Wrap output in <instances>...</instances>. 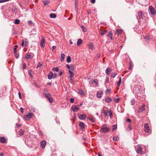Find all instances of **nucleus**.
I'll list each match as a JSON object with an SVG mask.
<instances>
[{
  "label": "nucleus",
  "instance_id": "1",
  "mask_svg": "<svg viewBox=\"0 0 156 156\" xmlns=\"http://www.w3.org/2000/svg\"><path fill=\"white\" fill-rule=\"evenodd\" d=\"M136 151L138 154H142L143 153V149L141 146L138 145L136 149Z\"/></svg>",
  "mask_w": 156,
  "mask_h": 156
},
{
  "label": "nucleus",
  "instance_id": "2",
  "mask_svg": "<svg viewBox=\"0 0 156 156\" xmlns=\"http://www.w3.org/2000/svg\"><path fill=\"white\" fill-rule=\"evenodd\" d=\"M144 14V12L143 11L140 10L139 11L138 13V16H139L140 20L141 19H143V16Z\"/></svg>",
  "mask_w": 156,
  "mask_h": 156
},
{
  "label": "nucleus",
  "instance_id": "3",
  "mask_svg": "<svg viewBox=\"0 0 156 156\" xmlns=\"http://www.w3.org/2000/svg\"><path fill=\"white\" fill-rule=\"evenodd\" d=\"M145 105L144 104H143L142 105L140 106V107L138 108V112H142L143 111H144L145 110Z\"/></svg>",
  "mask_w": 156,
  "mask_h": 156
},
{
  "label": "nucleus",
  "instance_id": "4",
  "mask_svg": "<svg viewBox=\"0 0 156 156\" xmlns=\"http://www.w3.org/2000/svg\"><path fill=\"white\" fill-rule=\"evenodd\" d=\"M33 115V114L32 113H29L27 115H25L24 117L26 120H29Z\"/></svg>",
  "mask_w": 156,
  "mask_h": 156
},
{
  "label": "nucleus",
  "instance_id": "5",
  "mask_svg": "<svg viewBox=\"0 0 156 156\" xmlns=\"http://www.w3.org/2000/svg\"><path fill=\"white\" fill-rule=\"evenodd\" d=\"M78 118L80 120H85L86 118V115L85 114H80L78 115Z\"/></svg>",
  "mask_w": 156,
  "mask_h": 156
},
{
  "label": "nucleus",
  "instance_id": "6",
  "mask_svg": "<svg viewBox=\"0 0 156 156\" xmlns=\"http://www.w3.org/2000/svg\"><path fill=\"white\" fill-rule=\"evenodd\" d=\"M109 130V129L106 127H102L101 130L103 133H105L108 132Z\"/></svg>",
  "mask_w": 156,
  "mask_h": 156
},
{
  "label": "nucleus",
  "instance_id": "7",
  "mask_svg": "<svg viewBox=\"0 0 156 156\" xmlns=\"http://www.w3.org/2000/svg\"><path fill=\"white\" fill-rule=\"evenodd\" d=\"M144 131L146 133L148 132L150 129L149 127L148 123H145L144 126Z\"/></svg>",
  "mask_w": 156,
  "mask_h": 156
},
{
  "label": "nucleus",
  "instance_id": "8",
  "mask_svg": "<svg viewBox=\"0 0 156 156\" xmlns=\"http://www.w3.org/2000/svg\"><path fill=\"white\" fill-rule=\"evenodd\" d=\"M45 39L44 37H42L41 39V41L40 43V45L41 46V47L42 48H44L45 46Z\"/></svg>",
  "mask_w": 156,
  "mask_h": 156
},
{
  "label": "nucleus",
  "instance_id": "9",
  "mask_svg": "<svg viewBox=\"0 0 156 156\" xmlns=\"http://www.w3.org/2000/svg\"><path fill=\"white\" fill-rule=\"evenodd\" d=\"M66 67L67 69L70 70L71 71H73L74 69V66L73 65L71 64L70 66L68 64H67L66 65Z\"/></svg>",
  "mask_w": 156,
  "mask_h": 156
},
{
  "label": "nucleus",
  "instance_id": "10",
  "mask_svg": "<svg viewBox=\"0 0 156 156\" xmlns=\"http://www.w3.org/2000/svg\"><path fill=\"white\" fill-rule=\"evenodd\" d=\"M151 13L153 15H154L155 14L156 11L154 9L152 6H150L149 7Z\"/></svg>",
  "mask_w": 156,
  "mask_h": 156
},
{
  "label": "nucleus",
  "instance_id": "11",
  "mask_svg": "<svg viewBox=\"0 0 156 156\" xmlns=\"http://www.w3.org/2000/svg\"><path fill=\"white\" fill-rule=\"evenodd\" d=\"M72 109L73 112H76L79 110V108L74 105L72 106Z\"/></svg>",
  "mask_w": 156,
  "mask_h": 156
},
{
  "label": "nucleus",
  "instance_id": "12",
  "mask_svg": "<svg viewBox=\"0 0 156 156\" xmlns=\"http://www.w3.org/2000/svg\"><path fill=\"white\" fill-rule=\"evenodd\" d=\"M41 145L43 149L45 148L46 144V141L45 140H44L41 142Z\"/></svg>",
  "mask_w": 156,
  "mask_h": 156
},
{
  "label": "nucleus",
  "instance_id": "13",
  "mask_svg": "<svg viewBox=\"0 0 156 156\" xmlns=\"http://www.w3.org/2000/svg\"><path fill=\"white\" fill-rule=\"evenodd\" d=\"M79 126L81 129H83L85 126L84 123L82 122H80L79 124Z\"/></svg>",
  "mask_w": 156,
  "mask_h": 156
},
{
  "label": "nucleus",
  "instance_id": "14",
  "mask_svg": "<svg viewBox=\"0 0 156 156\" xmlns=\"http://www.w3.org/2000/svg\"><path fill=\"white\" fill-rule=\"evenodd\" d=\"M112 70V69L107 68L106 69V73L107 75H109L110 74V73L111 72Z\"/></svg>",
  "mask_w": 156,
  "mask_h": 156
},
{
  "label": "nucleus",
  "instance_id": "15",
  "mask_svg": "<svg viewBox=\"0 0 156 156\" xmlns=\"http://www.w3.org/2000/svg\"><path fill=\"white\" fill-rule=\"evenodd\" d=\"M103 94V92L101 91H99L97 94V97L98 98H100L101 97Z\"/></svg>",
  "mask_w": 156,
  "mask_h": 156
},
{
  "label": "nucleus",
  "instance_id": "16",
  "mask_svg": "<svg viewBox=\"0 0 156 156\" xmlns=\"http://www.w3.org/2000/svg\"><path fill=\"white\" fill-rule=\"evenodd\" d=\"M105 101L107 103H111L112 102V99L108 97H106L105 99Z\"/></svg>",
  "mask_w": 156,
  "mask_h": 156
},
{
  "label": "nucleus",
  "instance_id": "17",
  "mask_svg": "<svg viewBox=\"0 0 156 156\" xmlns=\"http://www.w3.org/2000/svg\"><path fill=\"white\" fill-rule=\"evenodd\" d=\"M69 72L70 75V79H72L74 76V74L73 73V71L70 70H69Z\"/></svg>",
  "mask_w": 156,
  "mask_h": 156
},
{
  "label": "nucleus",
  "instance_id": "18",
  "mask_svg": "<svg viewBox=\"0 0 156 156\" xmlns=\"http://www.w3.org/2000/svg\"><path fill=\"white\" fill-rule=\"evenodd\" d=\"M53 75V73L52 72H50L48 74V78L49 80H51L52 78V75Z\"/></svg>",
  "mask_w": 156,
  "mask_h": 156
},
{
  "label": "nucleus",
  "instance_id": "19",
  "mask_svg": "<svg viewBox=\"0 0 156 156\" xmlns=\"http://www.w3.org/2000/svg\"><path fill=\"white\" fill-rule=\"evenodd\" d=\"M25 58L26 59H28L32 58V57L30 55L26 54L25 55Z\"/></svg>",
  "mask_w": 156,
  "mask_h": 156
},
{
  "label": "nucleus",
  "instance_id": "20",
  "mask_svg": "<svg viewBox=\"0 0 156 156\" xmlns=\"http://www.w3.org/2000/svg\"><path fill=\"white\" fill-rule=\"evenodd\" d=\"M0 141L2 143H4L6 141L5 139L2 137L0 138Z\"/></svg>",
  "mask_w": 156,
  "mask_h": 156
},
{
  "label": "nucleus",
  "instance_id": "21",
  "mask_svg": "<svg viewBox=\"0 0 156 156\" xmlns=\"http://www.w3.org/2000/svg\"><path fill=\"white\" fill-rule=\"evenodd\" d=\"M50 17L51 18H55L56 17V15L55 13H51L50 14Z\"/></svg>",
  "mask_w": 156,
  "mask_h": 156
},
{
  "label": "nucleus",
  "instance_id": "22",
  "mask_svg": "<svg viewBox=\"0 0 156 156\" xmlns=\"http://www.w3.org/2000/svg\"><path fill=\"white\" fill-rule=\"evenodd\" d=\"M88 46L90 49L93 50V49L94 46L93 43H89Z\"/></svg>",
  "mask_w": 156,
  "mask_h": 156
},
{
  "label": "nucleus",
  "instance_id": "23",
  "mask_svg": "<svg viewBox=\"0 0 156 156\" xmlns=\"http://www.w3.org/2000/svg\"><path fill=\"white\" fill-rule=\"evenodd\" d=\"M122 29H118L116 30V33L118 35L122 33Z\"/></svg>",
  "mask_w": 156,
  "mask_h": 156
},
{
  "label": "nucleus",
  "instance_id": "24",
  "mask_svg": "<svg viewBox=\"0 0 156 156\" xmlns=\"http://www.w3.org/2000/svg\"><path fill=\"white\" fill-rule=\"evenodd\" d=\"M65 57V55L63 54H62L61 56V62L63 61L64 60Z\"/></svg>",
  "mask_w": 156,
  "mask_h": 156
},
{
  "label": "nucleus",
  "instance_id": "25",
  "mask_svg": "<svg viewBox=\"0 0 156 156\" xmlns=\"http://www.w3.org/2000/svg\"><path fill=\"white\" fill-rule=\"evenodd\" d=\"M44 5L48 4L50 2V1L49 0H44Z\"/></svg>",
  "mask_w": 156,
  "mask_h": 156
},
{
  "label": "nucleus",
  "instance_id": "26",
  "mask_svg": "<svg viewBox=\"0 0 156 156\" xmlns=\"http://www.w3.org/2000/svg\"><path fill=\"white\" fill-rule=\"evenodd\" d=\"M82 42V40L81 39H79L78 40L77 42V45H79Z\"/></svg>",
  "mask_w": 156,
  "mask_h": 156
},
{
  "label": "nucleus",
  "instance_id": "27",
  "mask_svg": "<svg viewBox=\"0 0 156 156\" xmlns=\"http://www.w3.org/2000/svg\"><path fill=\"white\" fill-rule=\"evenodd\" d=\"M52 71L53 72H58L59 71V68L58 67H56V68H53L52 69Z\"/></svg>",
  "mask_w": 156,
  "mask_h": 156
},
{
  "label": "nucleus",
  "instance_id": "28",
  "mask_svg": "<svg viewBox=\"0 0 156 156\" xmlns=\"http://www.w3.org/2000/svg\"><path fill=\"white\" fill-rule=\"evenodd\" d=\"M81 27L82 28V30H83V31L84 33L86 32H87V29H86V28L85 27H84V26H81Z\"/></svg>",
  "mask_w": 156,
  "mask_h": 156
},
{
  "label": "nucleus",
  "instance_id": "29",
  "mask_svg": "<svg viewBox=\"0 0 156 156\" xmlns=\"http://www.w3.org/2000/svg\"><path fill=\"white\" fill-rule=\"evenodd\" d=\"M19 135L20 136H22V135H23L24 132L23 130L21 129L20 130L19 132Z\"/></svg>",
  "mask_w": 156,
  "mask_h": 156
},
{
  "label": "nucleus",
  "instance_id": "30",
  "mask_svg": "<svg viewBox=\"0 0 156 156\" xmlns=\"http://www.w3.org/2000/svg\"><path fill=\"white\" fill-rule=\"evenodd\" d=\"M71 61V58L70 56H69L67 57V62H70Z\"/></svg>",
  "mask_w": 156,
  "mask_h": 156
},
{
  "label": "nucleus",
  "instance_id": "31",
  "mask_svg": "<svg viewBox=\"0 0 156 156\" xmlns=\"http://www.w3.org/2000/svg\"><path fill=\"white\" fill-rule=\"evenodd\" d=\"M119 81L117 83V86H119L121 84V77H119Z\"/></svg>",
  "mask_w": 156,
  "mask_h": 156
},
{
  "label": "nucleus",
  "instance_id": "32",
  "mask_svg": "<svg viewBox=\"0 0 156 156\" xmlns=\"http://www.w3.org/2000/svg\"><path fill=\"white\" fill-rule=\"evenodd\" d=\"M20 23V20L18 19H16L14 22V23L15 24H19Z\"/></svg>",
  "mask_w": 156,
  "mask_h": 156
},
{
  "label": "nucleus",
  "instance_id": "33",
  "mask_svg": "<svg viewBox=\"0 0 156 156\" xmlns=\"http://www.w3.org/2000/svg\"><path fill=\"white\" fill-rule=\"evenodd\" d=\"M42 63L40 62L38 63V65H37V66L36 67L37 68V69L38 67H41L42 66Z\"/></svg>",
  "mask_w": 156,
  "mask_h": 156
},
{
  "label": "nucleus",
  "instance_id": "34",
  "mask_svg": "<svg viewBox=\"0 0 156 156\" xmlns=\"http://www.w3.org/2000/svg\"><path fill=\"white\" fill-rule=\"evenodd\" d=\"M103 113L105 116H106L108 115V111L104 110Z\"/></svg>",
  "mask_w": 156,
  "mask_h": 156
},
{
  "label": "nucleus",
  "instance_id": "35",
  "mask_svg": "<svg viewBox=\"0 0 156 156\" xmlns=\"http://www.w3.org/2000/svg\"><path fill=\"white\" fill-rule=\"evenodd\" d=\"M78 92L81 95H83L84 94L82 90H79L78 91Z\"/></svg>",
  "mask_w": 156,
  "mask_h": 156
},
{
  "label": "nucleus",
  "instance_id": "36",
  "mask_svg": "<svg viewBox=\"0 0 156 156\" xmlns=\"http://www.w3.org/2000/svg\"><path fill=\"white\" fill-rule=\"evenodd\" d=\"M45 96H46V97L48 98V99L49 98H50L51 97V96H50V94H49L48 93H45Z\"/></svg>",
  "mask_w": 156,
  "mask_h": 156
},
{
  "label": "nucleus",
  "instance_id": "37",
  "mask_svg": "<svg viewBox=\"0 0 156 156\" xmlns=\"http://www.w3.org/2000/svg\"><path fill=\"white\" fill-rule=\"evenodd\" d=\"M89 120L92 122H94V119L92 118L89 117L88 118Z\"/></svg>",
  "mask_w": 156,
  "mask_h": 156
},
{
  "label": "nucleus",
  "instance_id": "38",
  "mask_svg": "<svg viewBox=\"0 0 156 156\" xmlns=\"http://www.w3.org/2000/svg\"><path fill=\"white\" fill-rule=\"evenodd\" d=\"M116 74H117L116 73H112V74L111 75V76L112 78H114L115 77Z\"/></svg>",
  "mask_w": 156,
  "mask_h": 156
},
{
  "label": "nucleus",
  "instance_id": "39",
  "mask_svg": "<svg viewBox=\"0 0 156 156\" xmlns=\"http://www.w3.org/2000/svg\"><path fill=\"white\" fill-rule=\"evenodd\" d=\"M100 56V53H98L97 54L96 56L95 57V59H98Z\"/></svg>",
  "mask_w": 156,
  "mask_h": 156
},
{
  "label": "nucleus",
  "instance_id": "40",
  "mask_svg": "<svg viewBox=\"0 0 156 156\" xmlns=\"http://www.w3.org/2000/svg\"><path fill=\"white\" fill-rule=\"evenodd\" d=\"M117 126L116 125H115L112 126V130H114L115 129L117 128Z\"/></svg>",
  "mask_w": 156,
  "mask_h": 156
},
{
  "label": "nucleus",
  "instance_id": "41",
  "mask_svg": "<svg viewBox=\"0 0 156 156\" xmlns=\"http://www.w3.org/2000/svg\"><path fill=\"white\" fill-rule=\"evenodd\" d=\"M52 78H55L57 76V74L56 73H54L53 74V75H52Z\"/></svg>",
  "mask_w": 156,
  "mask_h": 156
},
{
  "label": "nucleus",
  "instance_id": "42",
  "mask_svg": "<svg viewBox=\"0 0 156 156\" xmlns=\"http://www.w3.org/2000/svg\"><path fill=\"white\" fill-rule=\"evenodd\" d=\"M118 137V136H116L115 137H114L113 138V140L114 141H116L118 139L117 138Z\"/></svg>",
  "mask_w": 156,
  "mask_h": 156
},
{
  "label": "nucleus",
  "instance_id": "43",
  "mask_svg": "<svg viewBox=\"0 0 156 156\" xmlns=\"http://www.w3.org/2000/svg\"><path fill=\"white\" fill-rule=\"evenodd\" d=\"M48 99L49 100V101L51 102H52L53 101V99L51 97H50V98H49Z\"/></svg>",
  "mask_w": 156,
  "mask_h": 156
},
{
  "label": "nucleus",
  "instance_id": "44",
  "mask_svg": "<svg viewBox=\"0 0 156 156\" xmlns=\"http://www.w3.org/2000/svg\"><path fill=\"white\" fill-rule=\"evenodd\" d=\"M25 46H27L28 45V41L27 39H25Z\"/></svg>",
  "mask_w": 156,
  "mask_h": 156
},
{
  "label": "nucleus",
  "instance_id": "45",
  "mask_svg": "<svg viewBox=\"0 0 156 156\" xmlns=\"http://www.w3.org/2000/svg\"><path fill=\"white\" fill-rule=\"evenodd\" d=\"M106 31H107L106 30H105V31H103L101 33V34H100L101 35H103L104 34H105Z\"/></svg>",
  "mask_w": 156,
  "mask_h": 156
},
{
  "label": "nucleus",
  "instance_id": "46",
  "mask_svg": "<svg viewBox=\"0 0 156 156\" xmlns=\"http://www.w3.org/2000/svg\"><path fill=\"white\" fill-rule=\"evenodd\" d=\"M131 104L132 105H133L135 104V100H134V99H133L131 100Z\"/></svg>",
  "mask_w": 156,
  "mask_h": 156
},
{
  "label": "nucleus",
  "instance_id": "47",
  "mask_svg": "<svg viewBox=\"0 0 156 156\" xmlns=\"http://www.w3.org/2000/svg\"><path fill=\"white\" fill-rule=\"evenodd\" d=\"M108 113H109V115L110 116V118H111L112 115V112L111 110H110L109 112Z\"/></svg>",
  "mask_w": 156,
  "mask_h": 156
},
{
  "label": "nucleus",
  "instance_id": "48",
  "mask_svg": "<svg viewBox=\"0 0 156 156\" xmlns=\"http://www.w3.org/2000/svg\"><path fill=\"white\" fill-rule=\"evenodd\" d=\"M111 91V90L109 89H107L106 91H105V93H107V94H108L109 93H110V92Z\"/></svg>",
  "mask_w": 156,
  "mask_h": 156
},
{
  "label": "nucleus",
  "instance_id": "49",
  "mask_svg": "<svg viewBox=\"0 0 156 156\" xmlns=\"http://www.w3.org/2000/svg\"><path fill=\"white\" fill-rule=\"evenodd\" d=\"M105 82L108 83L109 82V78L108 77H107L106 79Z\"/></svg>",
  "mask_w": 156,
  "mask_h": 156
},
{
  "label": "nucleus",
  "instance_id": "50",
  "mask_svg": "<svg viewBox=\"0 0 156 156\" xmlns=\"http://www.w3.org/2000/svg\"><path fill=\"white\" fill-rule=\"evenodd\" d=\"M15 48H14V52L16 53V48L18 47V46L17 45H16L15 46Z\"/></svg>",
  "mask_w": 156,
  "mask_h": 156
},
{
  "label": "nucleus",
  "instance_id": "51",
  "mask_svg": "<svg viewBox=\"0 0 156 156\" xmlns=\"http://www.w3.org/2000/svg\"><path fill=\"white\" fill-rule=\"evenodd\" d=\"M128 128L129 129V130H131L132 129V127L131 125H129L128 126Z\"/></svg>",
  "mask_w": 156,
  "mask_h": 156
},
{
  "label": "nucleus",
  "instance_id": "52",
  "mask_svg": "<svg viewBox=\"0 0 156 156\" xmlns=\"http://www.w3.org/2000/svg\"><path fill=\"white\" fill-rule=\"evenodd\" d=\"M26 64L25 63H24L23 64V69H25V68H26Z\"/></svg>",
  "mask_w": 156,
  "mask_h": 156
},
{
  "label": "nucleus",
  "instance_id": "53",
  "mask_svg": "<svg viewBox=\"0 0 156 156\" xmlns=\"http://www.w3.org/2000/svg\"><path fill=\"white\" fill-rule=\"evenodd\" d=\"M108 36H112V32H109L108 34L107 35Z\"/></svg>",
  "mask_w": 156,
  "mask_h": 156
},
{
  "label": "nucleus",
  "instance_id": "54",
  "mask_svg": "<svg viewBox=\"0 0 156 156\" xmlns=\"http://www.w3.org/2000/svg\"><path fill=\"white\" fill-rule=\"evenodd\" d=\"M18 94H19V97L20 98V99H21L22 98V96H21V93L20 92H19L18 93Z\"/></svg>",
  "mask_w": 156,
  "mask_h": 156
},
{
  "label": "nucleus",
  "instance_id": "55",
  "mask_svg": "<svg viewBox=\"0 0 156 156\" xmlns=\"http://www.w3.org/2000/svg\"><path fill=\"white\" fill-rule=\"evenodd\" d=\"M119 99H116V98H115V102H118L119 101Z\"/></svg>",
  "mask_w": 156,
  "mask_h": 156
},
{
  "label": "nucleus",
  "instance_id": "56",
  "mask_svg": "<svg viewBox=\"0 0 156 156\" xmlns=\"http://www.w3.org/2000/svg\"><path fill=\"white\" fill-rule=\"evenodd\" d=\"M70 100L71 102L72 103H73L74 101V99L73 98H71L70 99Z\"/></svg>",
  "mask_w": 156,
  "mask_h": 156
},
{
  "label": "nucleus",
  "instance_id": "57",
  "mask_svg": "<svg viewBox=\"0 0 156 156\" xmlns=\"http://www.w3.org/2000/svg\"><path fill=\"white\" fill-rule=\"evenodd\" d=\"M16 126L18 128H19L21 126V125L20 124H18L17 123L16 124Z\"/></svg>",
  "mask_w": 156,
  "mask_h": 156
},
{
  "label": "nucleus",
  "instance_id": "58",
  "mask_svg": "<svg viewBox=\"0 0 156 156\" xmlns=\"http://www.w3.org/2000/svg\"><path fill=\"white\" fill-rule=\"evenodd\" d=\"M24 40H23L22 41V43L21 44V45L23 47L24 46Z\"/></svg>",
  "mask_w": 156,
  "mask_h": 156
},
{
  "label": "nucleus",
  "instance_id": "59",
  "mask_svg": "<svg viewBox=\"0 0 156 156\" xmlns=\"http://www.w3.org/2000/svg\"><path fill=\"white\" fill-rule=\"evenodd\" d=\"M145 38L146 40L148 41L149 39V37L148 36H146Z\"/></svg>",
  "mask_w": 156,
  "mask_h": 156
},
{
  "label": "nucleus",
  "instance_id": "60",
  "mask_svg": "<svg viewBox=\"0 0 156 156\" xmlns=\"http://www.w3.org/2000/svg\"><path fill=\"white\" fill-rule=\"evenodd\" d=\"M3 94V92L2 90L0 91V97H2V95Z\"/></svg>",
  "mask_w": 156,
  "mask_h": 156
},
{
  "label": "nucleus",
  "instance_id": "61",
  "mask_svg": "<svg viewBox=\"0 0 156 156\" xmlns=\"http://www.w3.org/2000/svg\"><path fill=\"white\" fill-rule=\"evenodd\" d=\"M91 2L93 4H94L95 2V0H90Z\"/></svg>",
  "mask_w": 156,
  "mask_h": 156
},
{
  "label": "nucleus",
  "instance_id": "62",
  "mask_svg": "<svg viewBox=\"0 0 156 156\" xmlns=\"http://www.w3.org/2000/svg\"><path fill=\"white\" fill-rule=\"evenodd\" d=\"M20 109L21 110V112L22 113H23V108L22 107L20 108Z\"/></svg>",
  "mask_w": 156,
  "mask_h": 156
},
{
  "label": "nucleus",
  "instance_id": "63",
  "mask_svg": "<svg viewBox=\"0 0 156 156\" xmlns=\"http://www.w3.org/2000/svg\"><path fill=\"white\" fill-rule=\"evenodd\" d=\"M56 48V47L55 46H54L52 47V51H53V50L55 49Z\"/></svg>",
  "mask_w": 156,
  "mask_h": 156
},
{
  "label": "nucleus",
  "instance_id": "64",
  "mask_svg": "<svg viewBox=\"0 0 156 156\" xmlns=\"http://www.w3.org/2000/svg\"><path fill=\"white\" fill-rule=\"evenodd\" d=\"M15 57L16 58H19V55L18 54H15Z\"/></svg>",
  "mask_w": 156,
  "mask_h": 156
}]
</instances>
